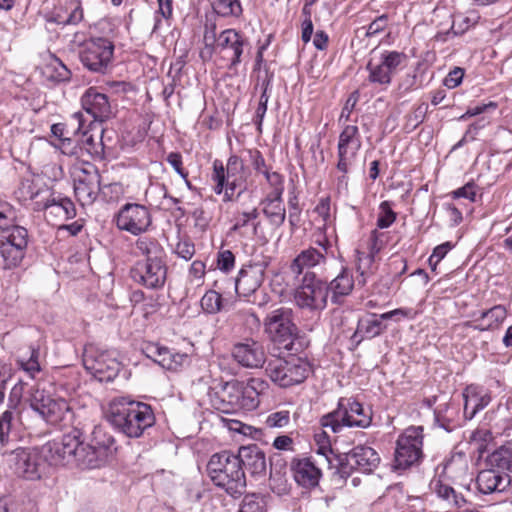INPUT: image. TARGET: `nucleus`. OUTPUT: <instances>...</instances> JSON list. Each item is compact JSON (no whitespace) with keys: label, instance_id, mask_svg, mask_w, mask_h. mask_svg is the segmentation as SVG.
I'll return each mask as SVG.
<instances>
[{"label":"nucleus","instance_id":"f3484780","mask_svg":"<svg viewBox=\"0 0 512 512\" xmlns=\"http://www.w3.org/2000/svg\"><path fill=\"white\" fill-rule=\"evenodd\" d=\"M295 302L301 308L323 310L327 305V284L317 279L312 271H306L295 290Z\"/></svg>","mask_w":512,"mask_h":512},{"label":"nucleus","instance_id":"69168bd1","mask_svg":"<svg viewBox=\"0 0 512 512\" xmlns=\"http://www.w3.org/2000/svg\"><path fill=\"white\" fill-rule=\"evenodd\" d=\"M51 145L61 151L62 154L67 156H78L81 147L72 136L58 141H51Z\"/></svg>","mask_w":512,"mask_h":512},{"label":"nucleus","instance_id":"680f3d73","mask_svg":"<svg viewBox=\"0 0 512 512\" xmlns=\"http://www.w3.org/2000/svg\"><path fill=\"white\" fill-rule=\"evenodd\" d=\"M497 437L491 429L481 422V425L472 432L470 439L472 442L479 444L478 450L482 452L486 444L492 442Z\"/></svg>","mask_w":512,"mask_h":512},{"label":"nucleus","instance_id":"20e7f679","mask_svg":"<svg viewBox=\"0 0 512 512\" xmlns=\"http://www.w3.org/2000/svg\"><path fill=\"white\" fill-rule=\"evenodd\" d=\"M212 483L233 498H239L246 488V476L237 453L224 450L213 454L207 463Z\"/></svg>","mask_w":512,"mask_h":512},{"label":"nucleus","instance_id":"ea45409f","mask_svg":"<svg viewBox=\"0 0 512 512\" xmlns=\"http://www.w3.org/2000/svg\"><path fill=\"white\" fill-rule=\"evenodd\" d=\"M505 414V410L499 405L496 409L486 412L482 422L498 437L506 436L510 438L512 437V433H510L511 420Z\"/></svg>","mask_w":512,"mask_h":512},{"label":"nucleus","instance_id":"e433bc0d","mask_svg":"<svg viewBox=\"0 0 512 512\" xmlns=\"http://www.w3.org/2000/svg\"><path fill=\"white\" fill-rule=\"evenodd\" d=\"M355 285L353 273L348 268H342L341 272L327 285L328 294L331 293V301L341 304L343 298L348 296Z\"/></svg>","mask_w":512,"mask_h":512},{"label":"nucleus","instance_id":"9d476101","mask_svg":"<svg viewBox=\"0 0 512 512\" xmlns=\"http://www.w3.org/2000/svg\"><path fill=\"white\" fill-rule=\"evenodd\" d=\"M114 51L113 36H91L81 44L79 59L90 72L104 74L111 66Z\"/></svg>","mask_w":512,"mask_h":512},{"label":"nucleus","instance_id":"2f4dec72","mask_svg":"<svg viewBox=\"0 0 512 512\" xmlns=\"http://www.w3.org/2000/svg\"><path fill=\"white\" fill-rule=\"evenodd\" d=\"M464 407L463 417L464 420H471L475 415L486 408L491 400V393L479 386L469 385L463 391Z\"/></svg>","mask_w":512,"mask_h":512},{"label":"nucleus","instance_id":"f03ea898","mask_svg":"<svg viewBox=\"0 0 512 512\" xmlns=\"http://www.w3.org/2000/svg\"><path fill=\"white\" fill-rule=\"evenodd\" d=\"M269 388L262 378L252 377L246 382L232 379L214 381L208 396L213 408L219 412L231 414L239 410L252 411L260 404V396Z\"/></svg>","mask_w":512,"mask_h":512},{"label":"nucleus","instance_id":"b1692460","mask_svg":"<svg viewBox=\"0 0 512 512\" xmlns=\"http://www.w3.org/2000/svg\"><path fill=\"white\" fill-rule=\"evenodd\" d=\"M267 265L263 262L244 265L236 278L235 288L238 296L249 298L261 287L265 279Z\"/></svg>","mask_w":512,"mask_h":512},{"label":"nucleus","instance_id":"79ce46f5","mask_svg":"<svg viewBox=\"0 0 512 512\" xmlns=\"http://www.w3.org/2000/svg\"><path fill=\"white\" fill-rule=\"evenodd\" d=\"M485 463L487 467L509 474L512 472V449L500 446L486 457Z\"/></svg>","mask_w":512,"mask_h":512},{"label":"nucleus","instance_id":"473e14b6","mask_svg":"<svg viewBox=\"0 0 512 512\" xmlns=\"http://www.w3.org/2000/svg\"><path fill=\"white\" fill-rule=\"evenodd\" d=\"M346 457L350 467L362 473L373 472L380 463L379 454L369 446H356Z\"/></svg>","mask_w":512,"mask_h":512},{"label":"nucleus","instance_id":"58836bf2","mask_svg":"<svg viewBox=\"0 0 512 512\" xmlns=\"http://www.w3.org/2000/svg\"><path fill=\"white\" fill-rule=\"evenodd\" d=\"M259 206L268 223L275 229L280 228L286 220V208L283 198L263 197Z\"/></svg>","mask_w":512,"mask_h":512},{"label":"nucleus","instance_id":"72a5a7b5","mask_svg":"<svg viewBox=\"0 0 512 512\" xmlns=\"http://www.w3.org/2000/svg\"><path fill=\"white\" fill-rule=\"evenodd\" d=\"M326 261L323 252H318L315 247H308L302 250L290 263L289 272L296 279L303 275L306 271H310L313 267L320 265Z\"/></svg>","mask_w":512,"mask_h":512},{"label":"nucleus","instance_id":"4d7b16f0","mask_svg":"<svg viewBox=\"0 0 512 512\" xmlns=\"http://www.w3.org/2000/svg\"><path fill=\"white\" fill-rule=\"evenodd\" d=\"M396 218L397 214L393 211L391 202L382 201L379 205V213L376 222L377 228H389L396 221Z\"/></svg>","mask_w":512,"mask_h":512},{"label":"nucleus","instance_id":"423d86ee","mask_svg":"<svg viewBox=\"0 0 512 512\" xmlns=\"http://www.w3.org/2000/svg\"><path fill=\"white\" fill-rule=\"evenodd\" d=\"M320 425L339 433L344 427L368 428L372 423V413L354 398H340L336 409L320 418Z\"/></svg>","mask_w":512,"mask_h":512},{"label":"nucleus","instance_id":"393cba45","mask_svg":"<svg viewBox=\"0 0 512 512\" xmlns=\"http://www.w3.org/2000/svg\"><path fill=\"white\" fill-rule=\"evenodd\" d=\"M232 357L240 366L250 369L262 368L266 362L263 345L253 339H245L234 344Z\"/></svg>","mask_w":512,"mask_h":512},{"label":"nucleus","instance_id":"c9c22d12","mask_svg":"<svg viewBox=\"0 0 512 512\" xmlns=\"http://www.w3.org/2000/svg\"><path fill=\"white\" fill-rule=\"evenodd\" d=\"M430 489L439 499L444 501L450 509H461L467 504L465 496L457 492L442 478L434 477L430 482Z\"/></svg>","mask_w":512,"mask_h":512},{"label":"nucleus","instance_id":"8fccbe9b","mask_svg":"<svg viewBox=\"0 0 512 512\" xmlns=\"http://www.w3.org/2000/svg\"><path fill=\"white\" fill-rule=\"evenodd\" d=\"M264 178L266 180V183L269 187L268 192L265 194L264 197H274V198H283L284 193V183L285 178L284 176L277 172L273 171L272 169L265 173Z\"/></svg>","mask_w":512,"mask_h":512},{"label":"nucleus","instance_id":"f704fd0d","mask_svg":"<svg viewBox=\"0 0 512 512\" xmlns=\"http://www.w3.org/2000/svg\"><path fill=\"white\" fill-rule=\"evenodd\" d=\"M237 455L241 460L242 469H247L253 476L265 474V454L257 445L242 446L239 448Z\"/></svg>","mask_w":512,"mask_h":512},{"label":"nucleus","instance_id":"49530a36","mask_svg":"<svg viewBox=\"0 0 512 512\" xmlns=\"http://www.w3.org/2000/svg\"><path fill=\"white\" fill-rule=\"evenodd\" d=\"M211 7L218 16L240 18L243 7L240 0H211Z\"/></svg>","mask_w":512,"mask_h":512},{"label":"nucleus","instance_id":"338daca9","mask_svg":"<svg viewBox=\"0 0 512 512\" xmlns=\"http://www.w3.org/2000/svg\"><path fill=\"white\" fill-rule=\"evenodd\" d=\"M389 274L393 279H398L407 271V260L401 255L394 254L387 263Z\"/></svg>","mask_w":512,"mask_h":512},{"label":"nucleus","instance_id":"dca6fc26","mask_svg":"<svg viewBox=\"0 0 512 512\" xmlns=\"http://www.w3.org/2000/svg\"><path fill=\"white\" fill-rule=\"evenodd\" d=\"M91 443H84V435L80 438V445L77 451L75 466L80 469H96L103 466L109 455L110 448L114 444L111 436L103 435V439H99L102 430L95 428L93 431Z\"/></svg>","mask_w":512,"mask_h":512},{"label":"nucleus","instance_id":"5fc2aeb1","mask_svg":"<svg viewBox=\"0 0 512 512\" xmlns=\"http://www.w3.org/2000/svg\"><path fill=\"white\" fill-rule=\"evenodd\" d=\"M235 264V254L229 249L220 247L215 260L216 268L225 274H229L234 270Z\"/></svg>","mask_w":512,"mask_h":512},{"label":"nucleus","instance_id":"603ef678","mask_svg":"<svg viewBox=\"0 0 512 512\" xmlns=\"http://www.w3.org/2000/svg\"><path fill=\"white\" fill-rule=\"evenodd\" d=\"M206 263L202 260H194L187 272V284L193 287H201L205 282Z\"/></svg>","mask_w":512,"mask_h":512},{"label":"nucleus","instance_id":"6e6d98bb","mask_svg":"<svg viewBox=\"0 0 512 512\" xmlns=\"http://www.w3.org/2000/svg\"><path fill=\"white\" fill-rule=\"evenodd\" d=\"M200 304L204 312L216 314L222 308V295L215 290H209L202 296Z\"/></svg>","mask_w":512,"mask_h":512},{"label":"nucleus","instance_id":"a211bd4d","mask_svg":"<svg viewBox=\"0 0 512 512\" xmlns=\"http://www.w3.org/2000/svg\"><path fill=\"white\" fill-rule=\"evenodd\" d=\"M47 461L40 448H18L13 451L10 466L14 473L26 480H39L45 473Z\"/></svg>","mask_w":512,"mask_h":512},{"label":"nucleus","instance_id":"774afa93","mask_svg":"<svg viewBox=\"0 0 512 512\" xmlns=\"http://www.w3.org/2000/svg\"><path fill=\"white\" fill-rule=\"evenodd\" d=\"M174 252L178 257L188 261L195 255V244L189 237L180 238L175 245Z\"/></svg>","mask_w":512,"mask_h":512},{"label":"nucleus","instance_id":"aec40b11","mask_svg":"<svg viewBox=\"0 0 512 512\" xmlns=\"http://www.w3.org/2000/svg\"><path fill=\"white\" fill-rule=\"evenodd\" d=\"M265 331L271 340L286 350H291L296 326L292 322L291 310L279 308L272 311L265 319Z\"/></svg>","mask_w":512,"mask_h":512},{"label":"nucleus","instance_id":"412c9836","mask_svg":"<svg viewBox=\"0 0 512 512\" xmlns=\"http://www.w3.org/2000/svg\"><path fill=\"white\" fill-rule=\"evenodd\" d=\"M115 223L119 230L138 236L149 229L152 224V216L145 205L126 203L116 214Z\"/></svg>","mask_w":512,"mask_h":512},{"label":"nucleus","instance_id":"c85d7f7f","mask_svg":"<svg viewBox=\"0 0 512 512\" xmlns=\"http://www.w3.org/2000/svg\"><path fill=\"white\" fill-rule=\"evenodd\" d=\"M436 474L435 478H442L462 484L467 479H470L471 476L469 460L464 453H455L436 468Z\"/></svg>","mask_w":512,"mask_h":512},{"label":"nucleus","instance_id":"052dcab7","mask_svg":"<svg viewBox=\"0 0 512 512\" xmlns=\"http://www.w3.org/2000/svg\"><path fill=\"white\" fill-rule=\"evenodd\" d=\"M313 439V449L315 452L329 460V455L333 452L329 435L320 429L315 432Z\"/></svg>","mask_w":512,"mask_h":512},{"label":"nucleus","instance_id":"de8ad7c7","mask_svg":"<svg viewBox=\"0 0 512 512\" xmlns=\"http://www.w3.org/2000/svg\"><path fill=\"white\" fill-rule=\"evenodd\" d=\"M18 210L8 201L0 199V231L9 232L18 224Z\"/></svg>","mask_w":512,"mask_h":512},{"label":"nucleus","instance_id":"a878e982","mask_svg":"<svg viewBox=\"0 0 512 512\" xmlns=\"http://www.w3.org/2000/svg\"><path fill=\"white\" fill-rule=\"evenodd\" d=\"M384 233L379 232L378 229L371 231L366 244V250H357L356 265L360 273L358 284L364 285L366 283L365 275L371 269L375 258L384 249Z\"/></svg>","mask_w":512,"mask_h":512},{"label":"nucleus","instance_id":"4c0bfd02","mask_svg":"<svg viewBox=\"0 0 512 512\" xmlns=\"http://www.w3.org/2000/svg\"><path fill=\"white\" fill-rule=\"evenodd\" d=\"M435 420L440 427L448 432L460 427L464 420L463 415L460 413V406L455 402H448L440 405L435 410Z\"/></svg>","mask_w":512,"mask_h":512},{"label":"nucleus","instance_id":"39448f33","mask_svg":"<svg viewBox=\"0 0 512 512\" xmlns=\"http://www.w3.org/2000/svg\"><path fill=\"white\" fill-rule=\"evenodd\" d=\"M24 201L31 200L34 211H43L45 218L53 225L76 216L74 203L67 197L51 192L48 188H37L33 181L22 182L19 189Z\"/></svg>","mask_w":512,"mask_h":512},{"label":"nucleus","instance_id":"4be33fe9","mask_svg":"<svg viewBox=\"0 0 512 512\" xmlns=\"http://www.w3.org/2000/svg\"><path fill=\"white\" fill-rule=\"evenodd\" d=\"M167 271L165 259L139 260L130 269V277L147 289L157 290L165 285Z\"/></svg>","mask_w":512,"mask_h":512},{"label":"nucleus","instance_id":"864d4df0","mask_svg":"<svg viewBox=\"0 0 512 512\" xmlns=\"http://www.w3.org/2000/svg\"><path fill=\"white\" fill-rule=\"evenodd\" d=\"M238 512H266V503L260 494H246Z\"/></svg>","mask_w":512,"mask_h":512},{"label":"nucleus","instance_id":"7c9ffc66","mask_svg":"<svg viewBox=\"0 0 512 512\" xmlns=\"http://www.w3.org/2000/svg\"><path fill=\"white\" fill-rule=\"evenodd\" d=\"M476 484L482 494L502 493L511 486V476L504 471L488 467L478 473Z\"/></svg>","mask_w":512,"mask_h":512},{"label":"nucleus","instance_id":"cd10ccee","mask_svg":"<svg viewBox=\"0 0 512 512\" xmlns=\"http://www.w3.org/2000/svg\"><path fill=\"white\" fill-rule=\"evenodd\" d=\"M291 471L296 483L306 489L317 487L322 477V471L312 457L294 458Z\"/></svg>","mask_w":512,"mask_h":512},{"label":"nucleus","instance_id":"6e6552de","mask_svg":"<svg viewBox=\"0 0 512 512\" xmlns=\"http://www.w3.org/2000/svg\"><path fill=\"white\" fill-rule=\"evenodd\" d=\"M312 371V365L306 358L296 356L271 360L266 367L268 377L281 388L303 383Z\"/></svg>","mask_w":512,"mask_h":512},{"label":"nucleus","instance_id":"c756f323","mask_svg":"<svg viewBox=\"0 0 512 512\" xmlns=\"http://www.w3.org/2000/svg\"><path fill=\"white\" fill-rule=\"evenodd\" d=\"M507 318V309L504 305L497 304L480 312L479 316L471 321H466L463 326L473 328L480 332H494L499 330Z\"/></svg>","mask_w":512,"mask_h":512},{"label":"nucleus","instance_id":"3c124183","mask_svg":"<svg viewBox=\"0 0 512 512\" xmlns=\"http://www.w3.org/2000/svg\"><path fill=\"white\" fill-rule=\"evenodd\" d=\"M127 193V186L121 182H113L100 187L99 195L107 203L120 201Z\"/></svg>","mask_w":512,"mask_h":512},{"label":"nucleus","instance_id":"4468645a","mask_svg":"<svg viewBox=\"0 0 512 512\" xmlns=\"http://www.w3.org/2000/svg\"><path fill=\"white\" fill-rule=\"evenodd\" d=\"M82 431L73 428L59 439L45 443L41 449L45 460L52 466L75 465Z\"/></svg>","mask_w":512,"mask_h":512},{"label":"nucleus","instance_id":"ddd939ff","mask_svg":"<svg viewBox=\"0 0 512 512\" xmlns=\"http://www.w3.org/2000/svg\"><path fill=\"white\" fill-rule=\"evenodd\" d=\"M424 429L422 426L406 428L396 441L394 463L396 469L418 465L423 458Z\"/></svg>","mask_w":512,"mask_h":512},{"label":"nucleus","instance_id":"bb28decb","mask_svg":"<svg viewBox=\"0 0 512 512\" xmlns=\"http://www.w3.org/2000/svg\"><path fill=\"white\" fill-rule=\"evenodd\" d=\"M82 108L94 120L105 122L114 115L108 96L98 91L97 87H89L81 97Z\"/></svg>","mask_w":512,"mask_h":512},{"label":"nucleus","instance_id":"2eb2a0df","mask_svg":"<svg viewBox=\"0 0 512 512\" xmlns=\"http://www.w3.org/2000/svg\"><path fill=\"white\" fill-rule=\"evenodd\" d=\"M83 365L99 382L113 381L120 372L121 363L114 351L89 345L84 350Z\"/></svg>","mask_w":512,"mask_h":512},{"label":"nucleus","instance_id":"a19ab883","mask_svg":"<svg viewBox=\"0 0 512 512\" xmlns=\"http://www.w3.org/2000/svg\"><path fill=\"white\" fill-rule=\"evenodd\" d=\"M385 329L386 326L382 324V319L377 318L376 314H372L371 317L358 321L357 329L351 339L359 344L364 339H372L380 335Z\"/></svg>","mask_w":512,"mask_h":512},{"label":"nucleus","instance_id":"9b49d317","mask_svg":"<svg viewBox=\"0 0 512 512\" xmlns=\"http://www.w3.org/2000/svg\"><path fill=\"white\" fill-rule=\"evenodd\" d=\"M30 405L50 425L63 427L73 418L69 402L62 397H52L43 389L35 388L30 396Z\"/></svg>","mask_w":512,"mask_h":512},{"label":"nucleus","instance_id":"0eeeda50","mask_svg":"<svg viewBox=\"0 0 512 512\" xmlns=\"http://www.w3.org/2000/svg\"><path fill=\"white\" fill-rule=\"evenodd\" d=\"M361 149L362 137L357 124H343L337 143L336 169L340 173L337 177L338 189H347L348 174L355 165Z\"/></svg>","mask_w":512,"mask_h":512},{"label":"nucleus","instance_id":"f257e3e1","mask_svg":"<svg viewBox=\"0 0 512 512\" xmlns=\"http://www.w3.org/2000/svg\"><path fill=\"white\" fill-rule=\"evenodd\" d=\"M249 171L243 159L232 154L226 165L219 159L212 163V190L222 202H235L229 232L247 240L264 239L259 206L250 192L245 195Z\"/></svg>","mask_w":512,"mask_h":512},{"label":"nucleus","instance_id":"f8f14e48","mask_svg":"<svg viewBox=\"0 0 512 512\" xmlns=\"http://www.w3.org/2000/svg\"><path fill=\"white\" fill-rule=\"evenodd\" d=\"M74 194L82 206L92 205L99 196L101 175L88 161L77 162L72 167Z\"/></svg>","mask_w":512,"mask_h":512},{"label":"nucleus","instance_id":"09e8293b","mask_svg":"<svg viewBox=\"0 0 512 512\" xmlns=\"http://www.w3.org/2000/svg\"><path fill=\"white\" fill-rule=\"evenodd\" d=\"M72 120L77 123V127L73 130L69 129L68 123H55L51 126L52 141L68 138L80 132L83 129V115L80 112L72 115Z\"/></svg>","mask_w":512,"mask_h":512},{"label":"nucleus","instance_id":"0e129e2a","mask_svg":"<svg viewBox=\"0 0 512 512\" xmlns=\"http://www.w3.org/2000/svg\"><path fill=\"white\" fill-rule=\"evenodd\" d=\"M453 247L454 245L451 242L447 241L436 246L433 249L432 254L428 258V264L432 272L437 273L438 264L441 262V260L445 258L447 253L453 249Z\"/></svg>","mask_w":512,"mask_h":512},{"label":"nucleus","instance_id":"37998d69","mask_svg":"<svg viewBox=\"0 0 512 512\" xmlns=\"http://www.w3.org/2000/svg\"><path fill=\"white\" fill-rule=\"evenodd\" d=\"M313 213L316 214L315 220L320 222L323 230H327L331 227L335 220L336 206H332V199L330 195L321 197L316 206L313 209Z\"/></svg>","mask_w":512,"mask_h":512},{"label":"nucleus","instance_id":"7ed1b4c3","mask_svg":"<svg viewBox=\"0 0 512 512\" xmlns=\"http://www.w3.org/2000/svg\"><path fill=\"white\" fill-rule=\"evenodd\" d=\"M112 425L129 438H139L155 423L152 407L126 397L114 399L109 405Z\"/></svg>","mask_w":512,"mask_h":512},{"label":"nucleus","instance_id":"a18cd8bd","mask_svg":"<svg viewBox=\"0 0 512 512\" xmlns=\"http://www.w3.org/2000/svg\"><path fill=\"white\" fill-rule=\"evenodd\" d=\"M154 360L168 370H176L187 359V355L172 352L164 346L154 347Z\"/></svg>","mask_w":512,"mask_h":512},{"label":"nucleus","instance_id":"5701e85b","mask_svg":"<svg viewBox=\"0 0 512 512\" xmlns=\"http://www.w3.org/2000/svg\"><path fill=\"white\" fill-rule=\"evenodd\" d=\"M249 45L248 38L233 28L220 32L217 36L216 50L229 53V68H236L242 62V55L245 47Z\"/></svg>","mask_w":512,"mask_h":512},{"label":"nucleus","instance_id":"13d9d810","mask_svg":"<svg viewBox=\"0 0 512 512\" xmlns=\"http://www.w3.org/2000/svg\"><path fill=\"white\" fill-rule=\"evenodd\" d=\"M291 417L289 410H278L267 415L264 425L269 429H281L290 424Z\"/></svg>","mask_w":512,"mask_h":512},{"label":"nucleus","instance_id":"1a4fd4ad","mask_svg":"<svg viewBox=\"0 0 512 512\" xmlns=\"http://www.w3.org/2000/svg\"><path fill=\"white\" fill-rule=\"evenodd\" d=\"M408 56L396 50H384L378 56H372L366 65L367 81L381 91L387 90L393 76L406 66Z\"/></svg>","mask_w":512,"mask_h":512},{"label":"nucleus","instance_id":"e2e57ef3","mask_svg":"<svg viewBox=\"0 0 512 512\" xmlns=\"http://www.w3.org/2000/svg\"><path fill=\"white\" fill-rule=\"evenodd\" d=\"M247 154L248 160L256 174L264 175L272 169V167L266 163L263 154L258 149H248Z\"/></svg>","mask_w":512,"mask_h":512},{"label":"nucleus","instance_id":"bf43d9fd","mask_svg":"<svg viewBox=\"0 0 512 512\" xmlns=\"http://www.w3.org/2000/svg\"><path fill=\"white\" fill-rule=\"evenodd\" d=\"M167 163L175 170V172L183 179L186 186L192 189L191 181L189 179V172L184 167L183 157L179 152H170L166 157Z\"/></svg>","mask_w":512,"mask_h":512},{"label":"nucleus","instance_id":"6ab92c4d","mask_svg":"<svg viewBox=\"0 0 512 512\" xmlns=\"http://www.w3.org/2000/svg\"><path fill=\"white\" fill-rule=\"evenodd\" d=\"M29 233L25 227H14L0 238V258L5 269L18 267L27 252Z\"/></svg>","mask_w":512,"mask_h":512},{"label":"nucleus","instance_id":"c03bdc74","mask_svg":"<svg viewBox=\"0 0 512 512\" xmlns=\"http://www.w3.org/2000/svg\"><path fill=\"white\" fill-rule=\"evenodd\" d=\"M135 245L139 253L145 256L144 260L165 259L166 257L164 248L159 243V241L154 237H139L136 240Z\"/></svg>","mask_w":512,"mask_h":512}]
</instances>
